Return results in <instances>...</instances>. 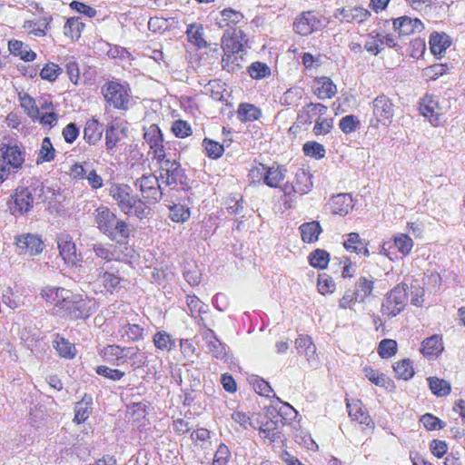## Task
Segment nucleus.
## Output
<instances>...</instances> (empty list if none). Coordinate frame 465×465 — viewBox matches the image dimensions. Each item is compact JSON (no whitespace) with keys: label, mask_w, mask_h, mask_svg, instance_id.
Wrapping results in <instances>:
<instances>
[{"label":"nucleus","mask_w":465,"mask_h":465,"mask_svg":"<svg viewBox=\"0 0 465 465\" xmlns=\"http://www.w3.org/2000/svg\"><path fill=\"white\" fill-rule=\"evenodd\" d=\"M333 128V119L326 117H317L315 124L313 126V134L316 136L326 135Z\"/></svg>","instance_id":"nucleus-57"},{"label":"nucleus","mask_w":465,"mask_h":465,"mask_svg":"<svg viewBox=\"0 0 465 465\" xmlns=\"http://www.w3.org/2000/svg\"><path fill=\"white\" fill-rule=\"evenodd\" d=\"M159 183L160 179L158 176L143 174L142 177L136 179L134 186L139 189L143 200L149 203H156L163 197V192Z\"/></svg>","instance_id":"nucleus-8"},{"label":"nucleus","mask_w":465,"mask_h":465,"mask_svg":"<svg viewBox=\"0 0 465 465\" xmlns=\"http://www.w3.org/2000/svg\"><path fill=\"white\" fill-rule=\"evenodd\" d=\"M61 73L62 68L58 64L54 63H48L40 71V76L44 80L54 82L61 74Z\"/></svg>","instance_id":"nucleus-59"},{"label":"nucleus","mask_w":465,"mask_h":465,"mask_svg":"<svg viewBox=\"0 0 465 465\" xmlns=\"http://www.w3.org/2000/svg\"><path fill=\"white\" fill-rule=\"evenodd\" d=\"M131 204L132 206L130 212L124 213L127 215H134L139 219H143L146 217L150 213L149 207L144 203V202L142 199L138 198V196H136L134 200H133Z\"/></svg>","instance_id":"nucleus-54"},{"label":"nucleus","mask_w":465,"mask_h":465,"mask_svg":"<svg viewBox=\"0 0 465 465\" xmlns=\"http://www.w3.org/2000/svg\"><path fill=\"white\" fill-rule=\"evenodd\" d=\"M201 334L206 342L208 352L216 359H225L227 355L226 345L217 338L213 330L206 328V330L201 331Z\"/></svg>","instance_id":"nucleus-17"},{"label":"nucleus","mask_w":465,"mask_h":465,"mask_svg":"<svg viewBox=\"0 0 465 465\" xmlns=\"http://www.w3.org/2000/svg\"><path fill=\"white\" fill-rule=\"evenodd\" d=\"M186 302L190 310L191 316H195V314H205L208 312V306L195 295H187Z\"/></svg>","instance_id":"nucleus-56"},{"label":"nucleus","mask_w":465,"mask_h":465,"mask_svg":"<svg viewBox=\"0 0 465 465\" xmlns=\"http://www.w3.org/2000/svg\"><path fill=\"white\" fill-rule=\"evenodd\" d=\"M430 390L438 397H444L450 394L451 387L450 382L438 377H429L427 379Z\"/></svg>","instance_id":"nucleus-41"},{"label":"nucleus","mask_w":465,"mask_h":465,"mask_svg":"<svg viewBox=\"0 0 465 465\" xmlns=\"http://www.w3.org/2000/svg\"><path fill=\"white\" fill-rule=\"evenodd\" d=\"M103 125L95 119L88 120L84 130V138L89 144H95L102 138Z\"/></svg>","instance_id":"nucleus-31"},{"label":"nucleus","mask_w":465,"mask_h":465,"mask_svg":"<svg viewBox=\"0 0 465 465\" xmlns=\"http://www.w3.org/2000/svg\"><path fill=\"white\" fill-rule=\"evenodd\" d=\"M84 24L78 17H70L64 25V35L72 40H77L81 36Z\"/></svg>","instance_id":"nucleus-39"},{"label":"nucleus","mask_w":465,"mask_h":465,"mask_svg":"<svg viewBox=\"0 0 465 465\" xmlns=\"http://www.w3.org/2000/svg\"><path fill=\"white\" fill-rule=\"evenodd\" d=\"M54 347L61 357L72 359L75 356L76 350L74 345L64 337L57 335L54 341Z\"/></svg>","instance_id":"nucleus-43"},{"label":"nucleus","mask_w":465,"mask_h":465,"mask_svg":"<svg viewBox=\"0 0 465 465\" xmlns=\"http://www.w3.org/2000/svg\"><path fill=\"white\" fill-rule=\"evenodd\" d=\"M143 328L136 323L125 322L118 330L120 336L128 341L136 342L143 339Z\"/></svg>","instance_id":"nucleus-30"},{"label":"nucleus","mask_w":465,"mask_h":465,"mask_svg":"<svg viewBox=\"0 0 465 465\" xmlns=\"http://www.w3.org/2000/svg\"><path fill=\"white\" fill-rule=\"evenodd\" d=\"M126 239L118 238L115 244H111L114 261L127 262L133 257L134 250L125 242Z\"/></svg>","instance_id":"nucleus-32"},{"label":"nucleus","mask_w":465,"mask_h":465,"mask_svg":"<svg viewBox=\"0 0 465 465\" xmlns=\"http://www.w3.org/2000/svg\"><path fill=\"white\" fill-rule=\"evenodd\" d=\"M94 221L98 230L111 241L130 236V225L106 206H100L94 211Z\"/></svg>","instance_id":"nucleus-1"},{"label":"nucleus","mask_w":465,"mask_h":465,"mask_svg":"<svg viewBox=\"0 0 465 465\" xmlns=\"http://www.w3.org/2000/svg\"><path fill=\"white\" fill-rule=\"evenodd\" d=\"M331 208L333 213L346 215L353 208L352 197L349 193H340L331 197Z\"/></svg>","instance_id":"nucleus-24"},{"label":"nucleus","mask_w":465,"mask_h":465,"mask_svg":"<svg viewBox=\"0 0 465 465\" xmlns=\"http://www.w3.org/2000/svg\"><path fill=\"white\" fill-rule=\"evenodd\" d=\"M450 44V38L445 33H434L430 37V50L435 55L440 56Z\"/></svg>","instance_id":"nucleus-33"},{"label":"nucleus","mask_w":465,"mask_h":465,"mask_svg":"<svg viewBox=\"0 0 465 465\" xmlns=\"http://www.w3.org/2000/svg\"><path fill=\"white\" fill-rule=\"evenodd\" d=\"M131 352L128 355L131 361V367L138 369L143 367L147 362V356L144 352H142L138 347H131Z\"/></svg>","instance_id":"nucleus-62"},{"label":"nucleus","mask_w":465,"mask_h":465,"mask_svg":"<svg viewBox=\"0 0 465 465\" xmlns=\"http://www.w3.org/2000/svg\"><path fill=\"white\" fill-rule=\"evenodd\" d=\"M359 124L360 121L355 115L352 114L342 117L339 123L341 130L345 134L354 132Z\"/></svg>","instance_id":"nucleus-64"},{"label":"nucleus","mask_w":465,"mask_h":465,"mask_svg":"<svg viewBox=\"0 0 465 465\" xmlns=\"http://www.w3.org/2000/svg\"><path fill=\"white\" fill-rule=\"evenodd\" d=\"M247 42L248 39L246 35L237 28L226 30L222 38L223 51L226 53H232V54L242 52Z\"/></svg>","instance_id":"nucleus-13"},{"label":"nucleus","mask_w":465,"mask_h":465,"mask_svg":"<svg viewBox=\"0 0 465 465\" xmlns=\"http://www.w3.org/2000/svg\"><path fill=\"white\" fill-rule=\"evenodd\" d=\"M393 242L394 246L402 255L406 256L410 254L413 247V241L409 235L405 233H399L394 236Z\"/></svg>","instance_id":"nucleus-50"},{"label":"nucleus","mask_w":465,"mask_h":465,"mask_svg":"<svg viewBox=\"0 0 465 465\" xmlns=\"http://www.w3.org/2000/svg\"><path fill=\"white\" fill-rule=\"evenodd\" d=\"M286 172V168L282 165L273 164L267 167L264 183L272 188L279 187L285 178Z\"/></svg>","instance_id":"nucleus-29"},{"label":"nucleus","mask_w":465,"mask_h":465,"mask_svg":"<svg viewBox=\"0 0 465 465\" xmlns=\"http://www.w3.org/2000/svg\"><path fill=\"white\" fill-rule=\"evenodd\" d=\"M203 146L204 147L207 156L212 159L220 158L224 152L223 145L212 139L204 138Z\"/></svg>","instance_id":"nucleus-52"},{"label":"nucleus","mask_w":465,"mask_h":465,"mask_svg":"<svg viewBox=\"0 0 465 465\" xmlns=\"http://www.w3.org/2000/svg\"><path fill=\"white\" fill-rule=\"evenodd\" d=\"M100 281L110 292H118L121 288V278L114 273L104 272L100 275Z\"/></svg>","instance_id":"nucleus-51"},{"label":"nucleus","mask_w":465,"mask_h":465,"mask_svg":"<svg viewBox=\"0 0 465 465\" xmlns=\"http://www.w3.org/2000/svg\"><path fill=\"white\" fill-rule=\"evenodd\" d=\"M372 118L370 126L378 128L380 124L389 126L394 116V104L384 94L378 95L371 103Z\"/></svg>","instance_id":"nucleus-7"},{"label":"nucleus","mask_w":465,"mask_h":465,"mask_svg":"<svg viewBox=\"0 0 465 465\" xmlns=\"http://www.w3.org/2000/svg\"><path fill=\"white\" fill-rule=\"evenodd\" d=\"M302 239L304 242H314L322 232V227L316 221L305 223L300 226Z\"/></svg>","instance_id":"nucleus-37"},{"label":"nucleus","mask_w":465,"mask_h":465,"mask_svg":"<svg viewBox=\"0 0 465 465\" xmlns=\"http://www.w3.org/2000/svg\"><path fill=\"white\" fill-rule=\"evenodd\" d=\"M302 151L306 156L317 160L323 158L326 153L324 146L322 143H317L315 141L306 142L302 146Z\"/></svg>","instance_id":"nucleus-48"},{"label":"nucleus","mask_w":465,"mask_h":465,"mask_svg":"<svg viewBox=\"0 0 465 465\" xmlns=\"http://www.w3.org/2000/svg\"><path fill=\"white\" fill-rule=\"evenodd\" d=\"M302 95L303 90L302 88H290L282 94L280 102L284 106H297Z\"/></svg>","instance_id":"nucleus-46"},{"label":"nucleus","mask_w":465,"mask_h":465,"mask_svg":"<svg viewBox=\"0 0 465 465\" xmlns=\"http://www.w3.org/2000/svg\"><path fill=\"white\" fill-rule=\"evenodd\" d=\"M0 182H4L11 173L25 162L24 153L16 143H1L0 145Z\"/></svg>","instance_id":"nucleus-6"},{"label":"nucleus","mask_w":465,"mask_h":465,"mask_svg":"<svg viewBox=\"0 0 465 465\" xmlns=\"http://www.w3.org/2000/svg\"><path fill=\"white\" fill-rule=\"evenodd\" d=\"M374 289V280L371 276L359 277L354 284V289H348L339 301L341 309H351L355 302H364L371 295Z\"/></svg>","instance_id":"nucleus-5"},{"label":"nucleus","mask_w":465,"mask_h":465,"mask_svg":"<svg viewBox=\"0 0 465 465\" xmlns=\"http://www.w3.org/2000/svg\"><path fill=\"white\" fill-rule=\"evenodd\" d=\"M371 15V13L360 6H346L336 10L334 17L340 19L341 22L347 23H362L366 21Z\"/></svg>","instance_id":"nucleus-18"},{"label":"nucleus","mask_w":465,"mask_h":465,"mask_svg":"<svg viewBox=\"0 0 465 465\" xmlns=\"http://www.w3.org/2000/svg\"><path fill=\"white\" fill-rule=\"evenodd\" d=\"M8 49L12 54L19 56L25 62H32L36 57V54L30 49L29 45L19 40H10Z\"/></svg>","instance_id":"nucleus-27"},{"label":"nucleus","mask_w":465,"mask_h":465,"mask_svg":"<svg viewBox=\"0 0 465 465\" xmlns=\"http://www.w3.org/2000/svg\"><path fill=\"white\" fill-rule=\"evenodd\" d=\"M41 295L47 302L54 304L56 312H62L64 303H65L69 295V290L55 286H46L42 290Z\"/></svg>","instance_id":"nucleus-19"},{"label":"nucleus","mask_w":465,"mask_h":465,"mask_svg":"<svg viewBox=\"0 0 465 465\" xmlns=\"http://www.w3.org/2000/svg\"><path fill=\"white\" fill-rule=\"evenodd\" d=\"M269 419L266 421H262L259 425H256L255 430H259V434L264 440L267 439L270 442L284 441L283 434L280 430L281 415L273 414L272 411H268Z\"/></svg>","instance_id":"nucleus-11"},{"label":"nucleus","mask_w":465,"mask_h":465,"mask_svg":"<svg viewBox=\"0 0 465 465\" xmlns=\"http://www.w3.org/2000/svg\"><path fill=\"white\" fill-rule=\"evenodd\" d=\"M131 347H121L119 345H107L103 351V356L108 361H117L124 362V359L128 358L131 352Z\"/></svg>","instance_id":"nucleus-34"},{"label":"nucleus","mask_w":465,"mask_h":465,"mask_svg":"<svg viewBox=\"0 0 465 465\" xmlns=\"http://www.w3.org/2000/svg\"><path fill=\"white\" fill-rule=\"evenodd\" d=\"M440 111L438 101L432 95H425L421 99L420 112L434 126L439 124Z\"/></svg>","instance_id":"nucleus-21"},{"label":"nucleus","mask_w":465,"mask_h":465,"mask_svg":"<svg viewBox=\"0 0 465 465\" xmlns=\"http://www.w3.org/2000/svg\"><path fill=\"white\" fill-rule=\"evenodd\" d=\"M347 409L349 416L352 420H356L368 428H374V422L360 401L347 402Z\"/></svg>","instance_id":"nucleus-23"},{"label":"nucleus","mask_w":465,"mask_h":465,"mask_svg":"<svg viewBox=\"0 0 465 465\" xmlns=\"http://www.w3.org/2000/svg\"><path fill=\"white\" fill-rule=\"evenodd\" d=\"M33 193L29 187L19 186L14 195V203L10 206L13 214H24L33 208Z\"/></svg>","instance_id":"nucleus-15"},{"label":"nucleus","mask_w":465,"mask_h":465,"mask_svg":"<svg viewBox=\"0 0 465 465\" xmlns=\"http://www.w3.org/2000/svg\"><path fill=\"white\" fill-rule=\"evenodd\" d=\"M153 342L160 351H170L175 347V340L165 331H157L153 337Z\"/></svg>","instance_id":"nucleus-42"},{"label":"nucleus","mask_w":465,"mask_h":465,"mask_svg":"<svg viewBox=\"0 0 465 465\" xmlns=\"http://www.w3.org/2000/svg\"><path fill=\"white\" fill-rule=\"evenodd\" d=\"M110 196L116 202L120 210L124 213L130 212L132 202L136 195L131 193V188L126 184H114L109 191Z\"/></svg>","instance_id":"nucleus-16"},{"label":"nucleus","mask_w":465,"mask_h":465,"mask_svg":"<svg viewBox=\"0 0 465 465\" xmlns=\"http://www.w3.org/2000/svg\"><path fill=\"white\" fill-rule=\"evenodd\" d=\"M251 383H252L254 391L258 394H260L262 396H265V397L271 396L270 394L272 392V389L270 386L269 382H267L263 379H262L258 376H255L251 379Z\"/></svg>","instance_id":"nucleus-63"},{"label":"nucleus","mask_w":465,"mask_h":465,"mask_svg":"<svg viewBox=\"0 0 465 465\" xmlns=\"http://www.w3.org/2000/svg\"><path fill=\"white\" fill-rule=\"evenodd\" d=\"M248 73L253 79H262L271 74L270 67L262 62H254L248 67Z\"/></svg>","instance_id":"nucleus-55"},{"label":"nucleus","mask_w":465,"mask_h":465,"mask_svg":"<svg viewBox=\"0 0 465 465\" xmlns=\"http://www.w3.org/2000/svg\"><path fill=\"white\" fill-rule=\"evenodd\" d=\"M442 350L440 339L437 335H433L422 341L420 351L425 356H432L439 354Z\"/></svg>","instance_id":"nucleus-45"},{"label":"nucleus","mask_w":465,"mask_h":465,"mask_svg":"<svg viewBox=\"0 0 465 465\" xmlns=\"http://www.w3.org/2000/svg\"><path fill=\"white\" fill-rule=\"evenodd\" d=\"M231 451L224 443H220L213 460L212 465H228Z\"/></svg>","instance_id":"nucleus-61"},{"label":"nucleus","mask_w":465,"mask_h":465,"mask_svg":"<svg viewBox=\"0 0 465 465\" xmlns=\"http://www.w3.org/2000/svg\"><path fill=\"white\" fill-rule=\"evenodd\" d=\"M59 252L65 263L75 265L79 261L76 254L75 244L68 237L58 240Z\"/></svg>","instance_id":"nucleus-25"},{"label":"nucleus","mask_w":465,"mask_h":465,"mask_svg":"<svg viewBox=\"0 0 465 465\" xmlns=\"http://www.w3.org/2000/svg\"><path fill=\"white\" fill-rule=\"evenodd\" d=\"M93 398L84 394L83 399L74 405V421L77 424L84 422L92 412Z\"/></svg>","instance_id":"nucleus-28"},{"label":"nucleus","mask_w":465,"mask_h":465,"mask_svg":"<svg viewBox=\"0 0 465 465\" xmlns=\"http://www.w3.org/2000/svg\"><path fill=\"white\" fill-rule=\"evenodd\" d=\"M313 186L312 175L309 172L299 169L292 183H286L282 187V192L286 197L290 198V201L293 200V197L300 195L302 196L311 192Z\"/></svg>","instance_id":"nucleus-9"},{"label":"nucleus","mask_w":465,"mask_h":465,"mask_svg":"<svg viewBox=\"0 0 465 465\" xmlns=\"http://www.w3.org/2000/svg\"><path fill=\"white\" fill-rule=\"evenodd\" d=\"M397 352V342L391 339H384L379 343L378 353L381 358H390Z\"/></svg>","instance_id":"nucleus-60"},{"label":"nucleus","mask_w":465,"mask_h":465,"mask_svg":"<svg viewBox=\"0 0 465 465\" xmlns=\"http://www.w3.org/2000/svg\"><path fill=\"white\" fill-rule=\"evenodd\" d=\"M143 139L153 152L154 159L163 160L165 157L163 135L158 125L153 124L144 128Z\"/></svg>","instance_id":"nucleus-14"},{"label":"nucleus","mask_w":465,"mask_h":465,"mask_svg":"<svg viewBox=\"0 0 465 465\" xmlns=\"http://www.w3.org/2000/svg\"><path fill=\"white\" fill-rule=\"evenodd\" d=\"M337 93V87L333 82L326 76L319 77L315 80L314 94L320 99L332 98Z\"/></svg>","instance_id":"nucleus-26"},{"label":"nucleus","mask_w":465,"mask_h":465,"mask_svg":"<svg viewBox=\"0 0 465 465\" xmlns=\"http://www.w3.org/2000/svg\"><path fill=\"white\" fill-rule=\"evenodd\" d=\"M408 289L407 283L401 282L388 292L381 303V313L389 318L400 314L408 303Z\"/></svg>","instance_id":"nucleus-4"},{"label":"nucleus","mask_w":465,"mask_h":465,"mask_svg":"<svg viewBox=\"0 0 465 465\" xmlns=\"http://www.w3.org/2000/svg\"><path fill=\"white\" fill-rule=\"evenodd\" d=\"M242 59V56H236L232 53L224 52V54L222 58V66L224 70H226L229 73L236 72L242 68V65L240 64V60Z\"/></svg>","instance_id":"nucleus-53"},{"label":"nucleus","mask_w":465,"mask_h":465,"mask_svg":"<svg viewBox=\"0 0 465 465\" xmlns=\"http://www.w3.org/2000/svg\"><path fill=\"white\" fill-rule=\"evenodd\" d=\"M104 95L106 102L116 109L125 110L130 101L129 89L117 82H109L104 85Z\"/></svg>","instance_id":"nucleus-10"},{"label":"nucleus","mask_w":465,"mask_h":465,"mask_svg":"<svg viewBox=\"0 0 465 465\" xmlns=\"http://www.w3.org/2000/svg\"><path fill=\"white\" fill-rule=\"evenodd\" d=\"M97 308L98 305L94 298L81 293H73L69 291L62 312L74 319H86L94 313Z\"/></svg>","instance_id":"nucleus-3"},{"label":"nucleus","mask_w":465,"mask_h":465,"mask_svg":"<svg viewBox=\"0 0 465 465\" xmlns=\"http://www.w3.org/2000/svg\"><path fill=\"white\" fill-rule=\"evenodd\" d=\"M52 21L51 16H44L39 21H25L23 27L28 31L29 34L38 37L45 36L46 30Z\"/></svg>","instance_id":"nucleus-36"},{"label":"nucleus","mask_w":465,"mask_h":465,"mask_svg":"<svg viewBox=\"0 0 465 465\" xmlns=\"http://www.w3.org/2000/svg\"><path fill=\"white\" fill-rule=\"evenodd\" d=\"M238 118L241 122H253L262 115V111L252 104H241L238 108Z\"/></svg>","instance_id":"nucleus-38"},{"label":"nucleus","mask_w":465,"mask_h":465,"mask_svg":"<svg viewBox=\"0 0 465 465\" xmlns=\"http://www.w3.org/2000/svg\"><path fill=\"white\" fill-rule=\"evenodd\" d=\"M124 129L121 128L118 123L112 122L107 125L105 131V145L106 148L112 150L120 141V133H124Z\"/></svg>","instance_id":"nucleus-44"},{"label":"nucleus","mask_w":465,"mask_h":465,"mask_svg":"<svg viewBox=\"0 0 465 465\" xmlns=\"http://www.w3.org/2000/svg\"><path fill=\"white\" fill-rule=\"evenodd\" d=\"M159 163V179L166 186L175 189L180 187L186 191L190 188V179L176 160H171L166 156L163 160H156Z\"/></svg>","instance_id":"nucleus-2"},{"label":"nucleus","mask_w":465,"mask_h":465,"mask_svg":"<svg viewBox=\"0 0 465 465\" xmlns=\"http://www.w3.org/2000/svg\"><path fill=\"white\" fill-rule=\"evenodd\" d=\"M330 261V254L325 250L317 249L311 252L309 256L310 264L318 269H324L327 267Z\"/></svg>","instance_id":"nucleus-47"},{"label":"nucleus","mask_w":465,"mask_h":465,"mask_svg":"<svg viewBox=\"0 0 465 465\" xmlns=\"http://www.w3.org/2000/svg\"><path fill=\"white\" fill-rule=\"evenodd\" d=\"M169 217L175 223H184L190 217V211L182 204H173L170 206Z\"/></svg>","instance_id":"nucleus-58"},{"label":"nucleus","mask_w":465,"mask_h":465,"mask_svg":"<svg viewBox=\"0 0 465 465\" xmlns=\"http://www.w3.org/2000/svg\"><path fill=\"white\" fill-rule=\"evenodd\" d=\"M186 35L188 41L198 48H205L207 42L203 38V26L199 23H193L187 26Z\"/></svg>","instance_id":"nucleus-35"},{"label":"nucleus","mask_w":465,"mask_h":465,"mask_svg":"<svg viewBox=\"0 0 465 465\" xmlns=\"http://www.w3.org/2000/svg\"><path fill=\"white\" fill-rule=\"evenodd\" d=\"M322 27V18L313 11L302 12L293 22V30L301 35H309Z\"/></svg>","instance_id":"nucleus-12"},{"label":"nucleus","mask_w":465,"mask_h":465,"mask_svg":"<svg viewBox=\"0 0 465 465\" xmlns=\"http://www.w3.org/2000/svg\"><path fill=\"white\" fill-rule=\"evenodd\" d=\"M243 19V15L232 8H225L221 12V18L217 22L219 27L235 25Z\"/></svg>","instance_id":"nucleus-40"},{"label":"nucleus","mask_w":465,"mask_h":465,"mask_svg":"<svg viewBox=\"0 0 465 465\" xmlns=\"http://www.w3.org/2000/svg\"><path fill=\"white\" fill-rule=\"evenodd\" d=\"M16 245L24 254L33 256L43 251L42 240L35 234L27 233L16 238Z\"/></svg>","instance_id":"nucleus-20"},{"label":"nucleus","mask_w":465,"mask_h":465,"mask_svg":"<svg viewBox=\"0 0 465 465\" xmlns=\"http://www.w3.org/2000/svg\"><path fill=\"white\" fill-rule=\"evenodd\" d=\"M394 371L400 379L409 380L414 375V370L411 360L404 359L393 365Z\"/></svg>","instance_id":"nucleus-49"},{"label":"nucleus","mask_w":465,"mask_h":465,"mask_svg":"<svg viewBox=\"0 0 465 465\" xmlns=\"http://www.w3.org/2000/svg\"><path fill=\"white\" fill-rule=\"evenodd\" d=\"M393 27L401 35H409L423 30L424 26L418 18L401 16L393 21Z\"/></svg>","instance_id":"nucleus-22"}]
</instances>
